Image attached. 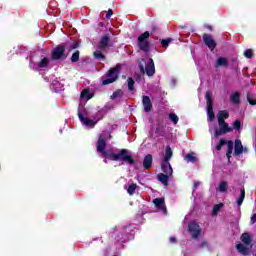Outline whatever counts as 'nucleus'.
Returning <instances> with one entry per match:
<instances>
[{
  "instance_id": "obj_11",
  "label": "nucleus",
  "mask_w": 256,
  "mask_h": 256,
  "mask_svg": "<svg viewBox=\"0 0 256 256\" xmlns=\"http://www.w3.org/2000/svg\"><path fill=\"white\" fill-rule=\"evenodd\" d=\"M110 41H111V36H109V34L103 35L98 43V49L100 51H105V49L109 47Z\"/></svg>"
},
{
  "instance_id": "obj_35",
  "label": "nucleus",
  "mask_w": 256,
  "mask_h": 256,
  "mask_svg": "<svg viewBox=\"0 0 256 256\" xmlns=\"http://www.w3.org/2000/svg\"><path fill=\"white\" fill-rule=\"evenodd\" d=\"M136 190H137V184L132 183L128 186L127 193H129L130 195H134Z\"/></svg>"
},
{
  "instance_id": "obj_25",
  "label": "nucleus",
  "mask_w": 256,
  "mask_h": 256,
  "mask_svg": "<svg viewBox=\"0 0 256 256\" xmlns=\"http://www.w3.org/2000/svg\"><path fill=\"white\" fill-rule=\"evenodd\" d=\"M171 157H173V150H171V147L167 146L163 161L169 162L171 160Z\"/></svg>"
},
{
  "instance_id": "obj_16",
  "label": "nucleus",
  "mask_w": 256,
  "mask_h": 256,
  "mask_svg": "<svg viewBox=\"0 0 256 256\" xmlns=\"http://www.w3.org/2000/svg\"><path fill=\"white\" fill-rule=\"evenodd\" d=\"M243 154V143L241 142V140L236 139L234 141V155H236V157H239V155Z\"/></svg>"
},
{
  "instance_id": "obj_40",
  "label": "nucleus",
  "mask_w": 256,
  "mask_h": 256,
  "mask_svg": "<svg viewBox=\"0 0 256 256\" xmlns=\"http://www.w3.org/2000/svg\"><path fill=\"white\" fill-rule=\"evenodd\" d=\"M199 249H209V243L207 241H203L198 245Z\"/></svg>"
},
{
  "instance_id": "obj_24",
  "label": "nucleus",
  "mask_w": 256,
  "mask_h": 256,
  "mask_svg": "<svg viewBox=\"0 0 256 256\" xmlns=\"http://www.w3.org/2000/svg\"><path fill=\"white\" fill-rule=\"evenodd\" d=\"M225 119H229V112L227 110H220L218 112V121H225Z\"/></svg>"
},
{
  "instance_id": "obj_28",
  "label": "nucleus",
  "mask_w": 256,
  "mask_h": 256,
  "mask_svg": "<svg viewBox=\"0 0 256 256\" xmlns=\"http://www.w3.org/2000/svg\"><path fill=\"white\" fill-rule=\"evenodd\" d=\"M124 92L121 89H117L113 92V94L110 96L111 99H121L123 97Z\"/></svg>"
},
{
  "instance_id": "obj_49",
  "label": "nucleus",
  "mask_w": 256,
  "mask_h": 256,
  "mask_svg": "<svg viewBox=\"0 0 256 256\" xmlns=\"http://www.w3.org/2000/svg\"><path fill=\"white\" fill-rule=\"evenodd\" d=\"M243 151H244V153H247V148L243 147Z\"/></svg>"
},
{
  "instance_id": "obj_43",
  "label": "nucleus",
  "mask_w": 256,
  "mask_h": 256,
  "mask_svg": "<svg viewBox=\"0 0 256 256\" xmlns=\"http://www.w3.org/2000/svg\"><path fill=\"white\" fill-rule=\"evenodd\" d=\"M79 47V42H75L70 46V49H78Z\"/></svg>"
},
{
  "instance_id": "obj_6",
  "label": "nucleus",
  "mask_w": 256,
  "mask_h": 256,
  "mask_svg": "<svg viewBox=\"0 0 256 256\" xmlns=\"http://www.w3.org/2000/svg\"><path fill=\"white\" fill-rule=\"evenodd\" d=\"M219 129L215 130L214 137L217 139V137H221V135H227V133L233 132V128L229 126V123H227L225 120L218 121Z\"/></svg>"
},
{
  "instance_id": "obj_38",
  "label": "nucleus",
  "mask_w": 256,
  "mask_h": 256,
  "mask_svg": "<svg viewBox=\"0 0 256 256\" xmlns=\"http://www.w3.org/2000/svg\"><path fill=\"white\" fill-rule=\"evenodd\" d=\"M223 145H227V140L221 138L219 143L215 147L216 151H221V149L223 148Z\"/></svg>"
},
{
  "instance_id": "obj_27",
  "label": "nucleus",
  "mask_w": 256,
  "mask_h": 256,
  "mask_svg": "<svg viewBox=\"0 0 256 256\" xmlns=\"http://www.w3.org/2000/svg\"><path fill=\"white\" fill-rule=\"evenodd\" d=\"M93 57L94 59H97V61H105L106 57L103 53H101L100 50H96L94 53H93Z\"/></svg>"
},
{
  "instance_id": "obj_7",
  "label": "nucleus",
  "mask_w": 256,
  "mask_h": 256,
  "mask_svg": "<svg viewBox=\"0 0 256 256\" xmlns=\"http://www.w3.org/2000/svg\"><path fill=\"white\" fill-rule=\"evenodd\" d=\"M206 103H207V114L210 121L215 119V112H213V93L211 91H207L205 95Z\"/></svg>"
},
{
  "instance_id": "obj_8",
  "label": "nucleus",
  "mask_w": 256,
  "mask_h": 256,
  "mask_svg": "<svg viewBox=\"0 0 256 256\" xmlns=\"http://www.w3.org/2000/svg\"><path fill=\"white\" fill-rule=\"evenodd\" d=\"M140 71L141 73H146L148 77H153L155 75V62L153 61V58L148 59L145 67L140 65Z\"/></svg>"
},
{
  "instance_id": "obj_36",
  "label": "nucleus",
  "mask_w": 256,
  "mask_h": 256,
  "mask_svg": "<svg viewBox=\"0 0 256 256\" xmlns=\"http://www.w3.org/2000/svg\"><path fill=\"white\" fill-rule=\"evenodd\" d=\"M222 207H223V203L214 205V207L212 209V215H217V213H219V211H221Z\"/></svg>"
},
{
  "instance_id": "obj_12",
  "label": "nucleus",
  "mask_w": 256,
  "mask_h": 256,
  "mask_svg": "<svg viewBox=\"0 0 256 256\" xmlns=\"http://www.w3.org/2000/svg\"><path fill=\"white\" fill-rule=\"evenodd\" d=\"M142 105L146 113H151L153 110V103L151 102V98H149V96L142 97Z\"/></svg>"
},
{
  "instance_id": "obj_39",
  "label": "nucleus",
  "mask_w": 256,
  "mask_h": 256,
  "mask_svg": "<svg viewBox=\"0 0 256 256\" xmlns=\"http://www.w3.org/2000/svg\"><path fill=\"white\" fill-rule=\"evenodd\" d=\"M244 56L247 57V59H252V58H253V50L247 49V50L244 52Z\"/></svg>"
},
{
  "instance_id": "obj_21",
  "label": "nucleus",
  "mask_w": 256,
  "mask_h": 256,
  "mask_svg": "<svg viewBox=\"0 0 256 256\" xmlns=\"http://www.w3.org/2000/svg\"><path fill=\"white\" fill-rule=\"evenodd\" d=\"M156 137H165L167 135V130L165 126L158 125L155 129Z\"/></svg>"
},
{
  "instance_id": "obj_9",
  "label": "nucleus",
  "mask_w": 256,
  "mask_h": 256,
  "mask_svg": "<svg viewBox=\"0 0 256 256\" xmlns=\"http://www.w3.org/2000/svg\"><path fill=\"white\" fill-rule=\"evenodd\" d=\"M201 231L202 228L197 222H190L188 224V232L190 233L192 239H199Z\"/></svg>"
},
{
  "instance_id": "obj_3",
  "label": "nucleus",
  "mask_w": 256,
  "mask_h": 256,
  "mask_svg": "<svg viewBox=\"0 0 256 256\" xmlns=\"http://www.w3.org/2000/svg\"><path fill=\"white\" fill-rule=\"evenodd\" d=\"M119 73H121V65L117 64L115 67L110 68L106 74L107 79L102 81V85H111L119 79Z\"/></svg>"
},
{
  "instance_id": "obj_48",
  "label": "nucleus",
  "mask_w": 256,
  "mask_h": 256,
  "mask_svg": "<svg viewBox=\"0 0 256 256\" xmlns=\"http://www.w3.org/2000/svg\"><path fill=\"white\" fill-rule=\"evenodd\" d=\"M200 183L199 182H195L194 183V189H197V187H199Z\"/></svg>"
},
{
  "instance_id": "obj_13",
  "label": "nucleus",
  "mask_w": 256,
  "mask_h": 256,
  "mask_svg": "<svg viewBox=\"0 0 256 256\" xmlns=\"http://www.w3.org/2000/svg\"><path fill=\"white\" fill-rule=\"evenodd\" d=\"M153 203L156 209H160L161 211H164V213H167V207H165V198H155Z\"/></svg>"
},
{
  "instance_id": "obj_50",
  "label": "nucleus",
  "mask_w": 256,
  "mask_h": 256,
  "mask_svg": "<svg viewBox=\"0 0 256 256\" xmlns=\"http://www.w3.org/2000/svg\"><path fill=\"white\" fill-rule=\"evenodd\" d=\"M235 62H237V59H232V63H235Z\"/></svg>"
},
{
  "instance_id": "obj_10",
  "label": "nucleus",
  "mask_w": 256,
  "mask_h": 256,
  "mask_svg": "<svg viewBox=\"0 0 256 256\" xmlns=\"http://www.w3.org/2000/svg\"><path fill=\"white\" fill-rule=\"evenodd\" d=\"M202 39L204 44L206 45V47H208V49H210V51H215V48L217 47V42L215 41V39H213V36L205 33L202 35Z\"/></svg>"
},
{
  "instance_id": "obj_23",
  "label": "nucleus",
  "mask_w": 256,
  "mask_h": 256,
  "mask_svg": "<svg viewBox=\"0 0 256 256\" xmlns=\"http://www.w3.org/2000/svg\"><path fill=\"white\" fill-rule=\"evenodd\" d=\"M243 201H245V188L244 187L240 190V195L236 199V205L238 207H241V205H243Z\"/></svg>"
},
{
  "instance_id": "obj_5",
  "label": "nucleus",
  "mask_w": 256,
  "mask_h": 256,
  "mask_svg": "<svg viewBox=\"0 0 256 256\" xmlns=\"http://www.w3.org/2000/svg\"><path fill=\"white\" fill-rule=\"evenodd\" d=\"M149 37H151V33L149 31H145L138 37V47L140 51H144L145 53H149L151 49V44L149 43Z\"/></svg>"
},
{
  "instance_id": "obj_42",
  "label": "nucleus",
  "mask_w": 256,
  "mask_h": 256,
  "mask_svg": "<svg viewBox=\"0 0 256 256\" xmlns=\"http://www.w3.org/2000/svg\"><path fill=\"white\" fill-rule=\"evenodd\" d=\"M247 101H248V103H250L251 105H256V100L251 99L249 96H247Z\"/></svg>"
},
{
  "instance_id": "obj_44",
  "label": "nucleus",
  "mask_w": 256,
  "mask_h": 256,
  "mask_svg": "<svg viewBox=\"0 0 256 256\" xmlns=\"http://www.w3.org/2000/svg\"><path fill=\"white\" fill-rule=\"evenodd\" d=\"M254 223H256V213L251 217V224L253 225Z\"/></svg>"
},
{
  "instance_id": "obj_45",
  "label": "nucleus",
  "mask_w": 256,
  "mask_h": 256,
  "mask_svg": "<svg viewBox=\"0 0 256 256\" xmlns=\"http://www.w3.org/2000/svg\"><path fill=\"white\" fill-rule=\"evenodd\" d=\"M177 242V238L175 237H170V243H176Z\"/></svg>"
},
{
  "instance_id": "obj_18",
  "label": "nucleus",
  "mask_w": 256,
  "mask_h": 256,
  "mask_svg": "<svg viewBox=\"0 0 256 256\" xmlns=\"http://www.w3.org/2000/svg\"><path fill=\"white\" fill-rule=\"evenodd\" d=\"M151 167H153V155L148 154L143 159V168L151 169Z\"/></svg>"
},
{
  "instance_id": "obj_22",
  "label": "nucleus",
  "mask_w": 256,
  "mask_h": 256,
  "mask_svg": "<svg viewBox=\"0 0 256 256\" xmlns=\"http://www.w3.org/2000/svg\"><path fill=\"white\" fill-rule=\"evenodd\" d=\"M230 100L234 105H239L241 103V94L239 92H235L230 96Z\"/></svg>"
},
{
  "instance_id": "obj_51",
  "label": "nucleus",
  "mask_w": 256,
  "mask_h": 256,
  "mask_svg": "<svg viewBox=\"0 0 256 256\" xmlns=\"http://www.w3.org/2000/svg\"><path fill=\"white\" fill-rule=\"evenodd\" d=\"M81 97H83V92L81 93Z\"/></svg>"
},
{
  "instance_id": "obj_15",
  "label": "nucleus",
  "mask_w": 256,
  "mask_h": 256,
  "mask_svg": "<svg viewBox=\"0 0 256 256\" xmlns=\"http://www.w3.org/2000/svg\"><path fill=\"white\" fill-rule=\"evenodd\" d=\"M216 69H219V67H224L227 69L229 67V60L226 57H219L215 64H214Z\"/></svg>"
},
{
  "instance_id": "obj_46",
  "label": "nucleus",
  "mask_w": 256,
  "mask_h": 256,
  "mask_svg": "<svg viewBox=\"0 0 256 256\" xmlns=\"http://www.w3.org/2000/svg\"><path fill=\"white\" fill-rule=\"evenodd\" d=\"M206 29H209V31H213V26H211V25H206Z\"/></svg>"
},
{
  "instance_id": "obj_47",
  "label": "nucleus",
  "mask_w": 256,
  "mask_h": 256,
  "mask_svg": "<svg viewBox=\"0 0 256 256\" xmlns=\"http://www.w3.org/2000/svg\"><path fill=\"white\" fill-rule=\"evenodd\" d=\"M155 31H157V26L152 25V33H155Z\"/></svg>"
},
{
  "instance_id": "obj_31",
  "label": "nucleus",
  "mask_w": 256,
  "mask_h": 256,
  "mask_svg": "<svg viewBox=\"0 0 256 256\" xmlns=\"http://www.w3.org/2000/svg\"><path fill=\"white\" fill-rule=\"evenodd\" d=\"M49 66V58H43L39 63H38V67L40 69H45V67Z\"/></svg>"
},
{
  "instance_id": "obj_29",
  "label": "nucleus",
  "mask_w": 256,
  "mask_h": 256,
  "mask_svg": "<svg viewBox=\"0 0 256 256\" xmlns=\"http://www.w3.org/2000/svg\"><path fill=\"white\" fill-rule=\"evenodd\" d=\"M231 129H232V131H240V130H241V120L236 119V120L232 123Z\"/></svg>"
},
{
  "instance_id": "obj_20",
  "label": "nucleus",
  "mask_w": 256,
  "mask_h": 256,
  "mask_svg": "<svg viewBox=\"0 0 256 256\" xmlns=\"http://www.w3.org/2000/svg\"><path fill=\"white\" fill-rule=\"evenodd\" d=\"M227 143V152H226V157L228 159V161H231V155H233V140H229Z\"/></svg>"
},
{
  "instance_id": "obj_37",
  "label": "nucleus",
  "mask_w": 256,
  "mask_h": 256,
  "mask_svg": "<svg viewBox=\"0 0 256 256\" xmlns=\"http://www.w3.org/2000/svg\"><path fill=\"white\" fill-rule=\"evenodd\" d=\"M168 117H169L170 121H172V123L174 125H177V123H179V117L176 116L175 113H170Z\"/></svg>"
},
{
  "instance_id": "obj_33",
  "label": "nucleus",
  "mask_w": 256,
  "mask_h": 256,
  "mask_svg": "<svg viewBox=\"0 0 256 256\" xmlns=\"http://www.w3.org/2000/svg\"><path fill=\"white\" fill-rule=\"evenodd\" d=\"M127 81H128V91H135V80L129 77Z\"/></svg>"
},
{
  "instance_id": "obj_17",
  "label": "nucleus",
  "mask_w": 256,
  "mask_h": 256,
  "mask_svg": "<svg viewBox=\"0 0 256 256\" xmlns=\"http://www.w3.org/2000/svg\"><path fill=\"white\" fill-rule=\"evenodd\" d=\"M161 170L165 175H170V177L173 175V167L169 162L162 161Z\"/></svg>"
},
{
  "instance_id": "obj_41",
  "label": "nucleus",
  "mask_w": 256,
  "mask_h": 256,
  "mask_svg": "<svg viewBox=\"0 0 256 256\" xmlns=\"http://www.w3.org/2000/svg\"><path fill=\"white\" fill-rule=\"evenodd\" d=\"M112 16H113V10L109 9L107 14H106V19H111Z\"/></svg>"
},
{
  "instance_id": "obj_32",
  "label": "nucleus",
  "mask_w": 256,
  "mask_h": 256,
  "mask_svg": "<svg viewBox=\"0 0 256 256\" xmlns=\"http://www.w3.org/2000/svg\"><path fill=\"white\" fill-rule=\"evenodd\" d=\"M160 42H161L163 49H167V47H169V44L173 43V38L162 39V40H160Z\"/></svg>"
},
{
  "instance_id": "obj_26",
  "label": "nucleus",
  "mask_w": 256,
  "mask_h": 256,
  "mask_svg": "<svg viewBox=\"0 0 256 256\" xmlns=\"http://www.w3.org/2000/svg\"><path fill=\"white\" fill-rule=\"evenodd\" d=\"M227 189H229V184H227L226 181H222L219 183V186H218V191L220 193H225L227 192Z\"/></svg>"
},
{
  "instance_id": "obj_14",
  "label": "nucleus",
  "mask_w": 256,
  "mask_h": 256,
  "mask_svg": "<svg viewBox=\"0 0 256 256\" xmlns=\"http://www.w3.org/2000/svg\"><path fill=\"white\" fill-rule=\"evenodd\" d=\"M78 118L80 119L81 123H83V125H86V127H95L96 122L83 116V114L81 112L78 113Z\"/></svg>"
},
{
  "instance_id": "obj_1",
  "label": "nucleus",
  "mask_w": 256,
  "mask_h": 256,
  "mask_svg": "<svg viewBox=\"0 0 256 256\" xmlns=\"http://www.w3.org/2000/svg\"><path fill=\"white\" fill-rule=\"evenodd\" d=\"M107 147V140L103 138V136H99L98 141L96 143V149L98 153L101 155H105L106 159H110V161H123L128 165H135V159L131 156L128 149H120L117 154L113 153L112 150H105Z\"/></svg>"
},
{
  "instance_id": "obj_30",
  "label": "nucleus",
  "mask_w": 256,
  "mask_h": 256,
  "mask_svg": "<svg viewBox=\"0 0 256 256\" xmlns=\"http://www.w3.org/2000/svg\"><path fill=\"white\" fill-rule=\"evenodd\" d=\"M80 55H81V52H80L79 50H76V51L72 54V56H71V58H70L71 63H77V61H79Z\"/></svg>"
},
{
  "instance_id": "obj_4",
  "label": "nucleus",
  "mask_w": 256,
  "mask_h": 256,
  "mask_svg": "<svg viewBox=\"0 0 256 256\" xmlns=\"http://www.w3.org/2000/svg\"><path fill=\"white\" fill-rule=\"evenodd\" d=\"M66 47L65 44H59L57 45L51 53V59L52 61H65L67 57H69V54L65 52Z\"/></svg>"
},
{
  "instance_id": "obj_19",
  "label": "nucleus",
  "mask_w": 256,
  "mask_h": 256,
  "mask_svg": "<svg viewBox=\"0 0 256 256\" xmlns=\"http://www.w3.org/2000/svg\"><path fill=\"white\" fill-rule=\"evenodd\" d=\"M169 177H171L169 174L160 173L158 174L157 179L162 185L167 187V185H169Z\"/></svg>"
},
{
  "instance_id": "obj_34",
  "label": "nucleus",
  "mask_w": 256,
  "mask_h": 256,
  "mask_svg": "<svg viewBox=\"0 0 256 256\" xmlns=\"http://www.w3.org/2000/svg\"><path fill=\"white\" fill-rule=\"evenodd\" d=\"M184 159L187 161V163H195V161H197V157H195L193 154H187L184 156Z\"/></svg>"
},
{
  "instance_id": "obj_2",
  "label": "nucleus",
  "mask_w": 256,
  "mask_h": 256,
  "mask_svg": "<svg viewBox=\"0 0 256 256\" xmlns=\"http://www.w3.org/2000/svg\"><path fill=\"white\" fill-rule=\"evenodd\" d=\"M242 243L236 244L235 249L240 255L249 256L251 255V249H253V236L249 232H245L240 236ZM244 243V244H243Z\"/></svg>"
}]
</instances>
